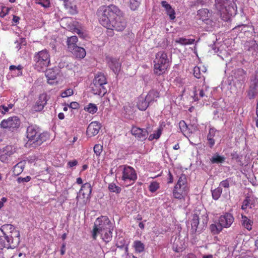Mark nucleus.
<instances>
[{
    "label": "nucleus",
    "instance_id": "1",
    "mask_svg": "<svg viewBox=\"0 0 258 258\" xmlns=\"http://www.w3.org/2000/svg\"><path fill=\"white\" fill-rule=\"evenodd\" d=\"M98 14L100 23L108 29L121 32L126 27L127 22L122 13L114 5L102 8Z\"/></svg>",
    "mask_w": 258,
    "mask_h": 258
},
{
    "label": "nucleus",
    "instance_id": "2",
    "mask_svg": "<svg viewBox=\"0 0 258 258\" xmlns=\"http://www.w3.org/2000/svg\"><path fill=\"white\" fill-rule=\"evenodd\" d=\"M215 7L222 19L227 20L236 14L237 7L233 1L215 0Z\"/></svg>",
    "mask_w": 258,
    "mask_h": 258
},
{
    "label": "nucleus",
    "instance_id": "3",
    "mask_svg": "<svg viewBox=\"0 0 258 258\" xmlns=\"http://www.w3.org/2000/svg\"><path fill=\"white\" fill-rule=\"evenodd\" d=\"M48 134L46 133L40 134L36 126L31 125L27 127V138L28 139L27 144L32 147L40 146L48 139Z\"/></svg>",
    "mask_w": 258,
    "mask_h": 258
},
{
    "label": "nucleus",
    "instance_id": "4",
    "mask_svg": "<svg viewBox=\"0 0 258 258\" xmlns=\"http://www.w3.org/2000/svg\"><path fill=\"white\" fill-rule=\"evenodd\" d=\"M6 227H9L11 230L10 234L8 235L3 232V230L0 229L3 232L4 238L6 240V242L2 244V247L9 248H14L16 247L20 242L19 231L15 230L14 227L12 225L8 224Z\"/></svg>",
    "mask_w": 258,
    "mask_h": 258
},
{
    "label": "nucleus",
    "instance_id": "5",
    "mask_svg": "<svg viewBox=\"0 0 258 258\" xmlns=\"http://www.w3.org/2000/svg\"><path fill=\"white\" fill-rule=\"evenodd\" d=\"M107 84L105 76L101 73L97 74L90 85L92 92L95 95L103 96L107 92L105 85Z\"/></svg>",
    "mask_w": 258,
    "mask_h": 258
},
{
    "label": "nucleus",
    "instance_id": "6",
    "mask_svg": "<svg viewBox=\"0 0 258 258\" xmlns=\"http://www.w3.org/2000/svg\"><path fill=\"white\" fill-rule=\"evenodd\" d=\"M154 62L155 74L158 76L163 74L168 67L169 59L167 54L164 51L158 52Z\"/></svg>",
    "mask_w": 258,
    "mask_h": 258
},
{
    "label": "nucleus",
    "instance_id": "7",
    "mask_svg": "<svg viewBox=\"0 0 258 258\" xmlns=\"http://www.w3.org/2000/svg\"><path fill=\"white\" fill-rule=\"evenodd\" d=\"M114 227L110 220L107 216H102L96 220L93 229L92 237L93 239H96L98 233L108 229H113Z\"/></svg>",
    "mask_w": 258,
    "mask_h": 258
},
{
    "label": "nucleus",
    "instance_id": "8",
    "mask_svg": "<svg viewBox=\"0 0 258 258\" xmlns=\"http://www.w3.org/2000/svg\"><path fill=\"white\" fill-rule=\"evenodd\" d=\"M34 61L35 69L38 71H44L50 62V55L48 51L45 49L35 53L34 56Z\"/></svg>",
    "mask_w": 258,
    "mask_h": 258
},
{
    "label": "nucleus",
    "instance_id": "9",
    "mask_svg": "<svg viewBox=\"0 0 258 258\" xmlns=\"http://www.w3.org/2000/svg\"><path fill=\"white\" fill-rule=\"evenodd\" d=\"M187 179L185 174H182L179 177L173 191V196L176 199H181L187 194Z\"/></svg>",
    "mask_w": 258,
    "mask_h": 258
},
{
    "label": "nucleus",
    "instance_id": "10",
    "mask_svg": "<svg viewBox=\"0 0 258 258\" xmlns=\"http://www.w3.org/2000/svg\"><path fill=\"white\" fill-rule=\"evenodd\" d=\"M20 123L21 121L18 117L13 116L6 120H3L0 125L2 128H8L10 131H13L20 126Z\"/></svg>",
    "mask_w": 258,
    "mask_h": 258
},
{
    "label": "nucleus",
    "instance_id": "11",
    "mask_svg": "<svg viewBox=\"0 0 258 258\" xmlns=\"http://www.w3.org/2000/svg\"><path fill=\"white\" fill-rule=\"evenodd\" d=\"M235 84L239 88H241L246 79V72L242 69L235 70L234 73Z\"/></svg>",
    "mask_w": 258,
    "mask_h": 258
},
{
    "label": "nucleus",
    "instance_id": "12",
    "mask_svg": "<svg viewBox=\"0 0 258 258\" xmlns=\"http://www.w3.org/2000/svg\"><path fill=\"white\" fill-rule=\"evenodd\" d=\"M137 176L133 168L130 166H125L122 172V179L126 181L130 180L133 182L136 180Z\"/></svg>",
    "mask_w": 258,
    "mask_h": 258
},
{
    "label": "nucleus",
    "instance_id": "13",
    "mask_svg": "<svg viewBox=\"0 0 258 258\" xmlns=\"http://www.w3.org/2000/svg\"><path fill=\"white\" fill-rule=\"evenodd\" d=\"M258 93V74H256L251 80L248 92V97L250 99H253Z\"/></svg>",
    "mask_w": 258,
    "mask_h": 258
},
{
    "label": "nucleus",
    "instance_id": "14",
    "mask_svg": "<svg viewBox=\"0 0 258 258\" xmlns=\"http://www.w3.org/2000/svg\"><path fill=\"white\" fill-rule=\"evenodd\" d=\"M234 220L233 215L229 213H226L221 215L219 218V221L223 228H229L232 224Z\"/></svg>",
    "mask_w": 258,
    "mask_h": 258
},
{
    "label": "nucleus",
    "instance_id": "15",
    "mask_svg": "<svg viewBox=\"0 0 258 258\" xmlns=\"http://www.w3.org/2000/svg\"><path fill=\"white\" fill-rule=\"evenodd\" d=\"M106 60L109 68L115 74H117L119 72L121 63L119 62L118 59L110 56H106Z\"/></svg>",
    "mask_w": 258,
    "mask_h": 258
},
{
    "label": "nucleus",
    "instance_id": "16",
    "mask_svg": "<svg viewBox=\"0 0 258 258\" xmlns=\"http://www.w3.org/2000/svg\"><path fill=\"white\" fill-rule=\"evenodd\" d=\"M47 101V95L46 94L43 93L40 95L38 100L36 101V104L33 107V110L35 111H41L46 104Z\"/></svg>",
    "mask_w": 258,
    "mask_h": 258
},
{
    "label": "nucleus",
    "instance_id": "17",
    "mask_svg": "<svg viewBox=\"0 0 258 258\" xmlns=\"http://www.w3.org/2000/svg\"><path fill=\"white\" fill-rule=\"evenodd\" d=\"M101 128V124L97 121L91 122L87 129V134L89 137L96 135Z\"/></svg>",
    "mask_w": 258,
    "mask_h": 258
},
{
    "label": "nucleus",
    "instance_id": "18",
    "mask_svg": "<svg viewBox=\"0 0 258 258\" xmlns=\"http://www.w3.org/2000/svg\"><path fill=\"white\" fill-rule=\"evenodd\" d=\"M131 131L132 134L140 141L145 140L148 135L146 130L136 127H133Z\"/></svg>",
    "mask_w": 258,
    "mask_h": 258
},
{
    "label": "nucleus",
    "instance_id": "19",
    "mask_svg": "<svg viewBox=\"0 0 258 258\" xmlns=\"http://www.w3.org/2000/svg\"><path fill=\"white\" fill-rule=\"evenodd\" d=\"M14 153L13 147L11 146H7L0 150V160L5 162L9 157Z\"/></svg>",
    "mask_w": 258,
    "mask_h": 258
},
{
    "label": "nucleus",
    "instance_id": "20",
    "mask_svg": "<svg viewBox=\"0 0 258 258\" xmlns=\"http://www.w3.org/2000/svg\"><path fill=\"white\" fill-rule=\"evenodd\" d=\"M91 191V185L90 183L87 182L82 186L80 190L79 194L80 195H82L84 199L88 200L90 198Z\"/></svg>",
    "mask_w": 258,
    "mask_h": 258
},
{
    "label": "nucleus",
    "instance_id": "21",
    "mask_svg": "<svg viewBox=\"0 0 258 258\" xmlns=\"http://www.w3.org/2000/svg\"><path fill=\"white\" fill-rule=\"evenodd\" d=\"M73 49V50L72 49L69 51L71 52L77 58H83L86 56V52L84 48L77 45Z\"/></svg>",
    "mask_w": 258,
    "mask_h": 258
},
{
    "label": "nucleus",
    "instance_id": "22",
    "mask_svg": "<svg viewBox=\"0 0 258 258\" xmlns=\"http://www.w3.org/2000/svg\"><path fill=\"white\" fill-rule=\"evenodd\" d=\"M161 5L165 9L167 14L169 16L170 19L172 20H174L175 18V13L170 5L168 4L165 1L161 2Z\"/></svg>",
    "mask_w": 258,
    "mask_h": 258
},
{
    "label": "nucleus",
    "instance_id": "23",
    "mask_svg": "<svg viewBox=\"0 0 258 258\" xmlns=\"http://www.w3.org/2000/svg\"><path fill=\"white\" fill-rule=\"evenodd\" d=\"M199 224V217L197 214H194L192 216V221L191 223V231L192 234H195L198 230V225Z\"/></svg>",
    "mask_w": 258,
    "mask_h": 258
},
{
    "label": "nucleus",
    "instance_id": "24",
    "mask_svg": "<svg viewBox=\"0 0 258 258\" xmlns=\"http://www.w3.org/2000/svg\"><path fill=\"white\" fill-rule=\"evenodd\" d=\"M210 160L212 164H220L225 162V158L216 153L210 158Z\"/></svg>",
    "mask_w": 258,
    "mask_h": 258
},
{
    "label": "nucleus",
    "instance_id": "25",
    "mask_svg": "<svg viewBox=\"0 0 258 258\" xmlns=\"http://www.w3.org/2000/svg\"><path fill=\"white\" fill-rule=\"evenodd\" d=\"M223 228L219 221L215 222L210 226V230L213 234H219L222 230Z\"/></svg>",
    "mask_w": 258,
    "mask_h": 258
},
{
    "label": "nucleus",
    "instance_id": "26",
    "mask_svg": "<svg viewBox=\"0 0 258 258\" xmlns=\"http://www.w3.org/2000/svg\"><path fill=\"white\" fill-rule=\"evenodd\" d=\"M241 224L242 225L247 229L248 230L250 231L252 229V225L253 222L248 219L246 216L244 215H241Z\"/></svg>",
    "mask_w": 258,
    "mask_h": 258
},
{
    "label": "nucleus",
    "instance_id": "27",
    "mask_svg": "<svg viewBox=\"0 0 258 258\" xmlns=\"http://www.w3.org/2000/svg\"><path fill=\"white\" fill-rule=\"evenodd\" d=\"M158 97H159V93L157 91L153 90L149 91L145 98L146 99V101H148L150 104L156 100V99Z\"/></svg>",
    "mask_w": 258,
    "mask_h": 258
},
{
    "label": "nucleus",
    "instance_id": "28",
    "mask_svg": "<svg viewBox=\"0 0 258 258\" xmlns=\"http://www.w3.org/2000/svg\"><path fill=\"white\" fill-rule=\"evenodd\" d=\"M113 229H108L101 232L103 240L106 242H109L112 239Z\"/></svg>",
    "mask_w": 258,
    "mask_h": 258
},
{
    "label": "nucleus",
    "instance_id": "29",
    "mask_svg": "<svg viewBox=\"0 0 258 258\" xmlns=\"http://www.w3.org/2000/svg\"><path fill=\"white\" fill-rule=\"evenodd\" d=\"M78 41V37L76 36H72L68 37L67 40V45L69 51L73 50V48L77 46L76 43Z\"/></svg>",
    "mask_w": 258,
    "mask_h": 258
},
{
    "label": "nucleus",
    "instance_id": "30",
    "mask_svg": "<svg viewBox=\"0 0 258 258\" xmlns=\"http://www.w3.org/2000/svg\"><path fill=\"white\" fill-rule=\"evenodd\" d=\"M63 5L66 9L68 10L70 14L74 15L77 13L76 6L72 3L69 0L68 1H66L65 3L63 4Z\"/></svg>",
    "mask_w": 258,
    "mask_h": 258
},
{
    "label": "nucleus",
    "instance_id": "31",
    "mask_svg": "<svg viewBox=\"0 0 258 258\" xmlns=\"http://www.w3.org/2000/svg\"><path fill=\"white\" fill-rule=\"evenodd\" d=\"M57 74H58V73L56 72L54 70L50 69L48 70H46V73H45V76H46V78H47L48 82H49V83L52 84V83L50 82L49 81L50 80H52V81L54 80L56 78Z\"/></svg>",
    "mask_w": 258,
    "mask_h": 258
},
{
    "label": "nucleus",
    "instance_id": "32",
    "mask_svg": "<svg viewBox=\"0 0 258 258\" xmlns=\"http://www.w3.org/2000/svg\"><path fill=\"white\" fill-rule=\"evenodd\" d=\"M150 103L148 101H146V99H144L143 98H141L139 99V101L138 102V107L141 110H145Z\"/></svg>",
    "mask_w": 258,
    "mask_h": 258
},
{
    "label": "nucleus",
    "instance_id": "33",
    "mask_svg": "<svg viewBox=\"0 0 258 258\" xmlns=\"http://www.w3.org/2000/svg\"><path fill=\"white\" fill-rule=\"evenodd\" d=\"M134 247L135 250L139 253H141L145 250V245L141 241L137 240L134 242Z\"/></svg>",
    "mask_w": 258,
    "mask_h": 258
},
{
    "label": "nucleus",
    "instance_id": "34",
    "mask_svg": "<svg viewBox=\"0 0 258 258\" xmlns=\"http://www.w3.org/2000/svg\"><path fill=\"white\" fill-rule=\"evenodd\" d=\"M198 15L203 21L206 20L209 17V11L206 9L200 10L198 11Z\"/></svg>",
    "mask_w": 258,
    "mask_h": 258
},
{
    "label": "nucleus",
    "instance_id": "35",
    "mask_svg": "<svg viewBox=\"0 0 258 258\" xmlns=\"http://www.w3.org/2000/svg\"><path fill=\"white\" fill-rule=\"evenodd\" d=\"M222 192V188L221 187H218L212 190V195L213 199L217 200L220 197Z\"/></svg>",
    "mask_w": 258,
    "mask_h": 258
},
{
    "label": "nucleus",
    "instance_id": "36",
    "mask_svg": "<svg viewBox=\"0 0 258 258\" xmlns=\"http://www.w3.org/2000/svg\"><path fill=\"white\" fill-rule=\"evenodd\" d=\"M108 189L110 191L115 192L116 194H119L121 191V188L117 185L115 183H111L109 184Z\"/></svg>",
    "mask_w": 258,
    "mask_h": 258
},
{
    "label": "nucleus",
    "instance_id": "37",
    "mask_svg": "<svg viewBox=\"0 0 258 258\" xmlns=\"http://www.w3.org/2000/svg\"><path fill=\"white\" fill-rule=\"evenodd\" d=\"M248 26L246 25H241L235 27L233 30L235 31H240V33H246L248 31Z\"/></svg>",
    "mask_w": 258,
    "mask_h": 258
},
{
    "label": "nucleus",
    "instance_id": "38",
    "mask_svg": "<svg viewBox=\"0 0 258 258\" xmlns=\"http://www.w3.org/2000/svg\"><path fill=\"white\" fill-rule=\"evenodd\" d=\"M85 110L90 113L94 114L97 111V107L94 104L90 103L87 107H85Z\"/></svg>",
    "mask_w": 258,
    "mask_h": 258
},
{
    "label": "nucleus",
    "instance_id": "39",
    "mask_svg": "<svg viewBox=\"0 0 258 258\" xmlns=\"http://www.w3.org/2000/svg\"><path fill=\"white\" fill-rule=\"evenodd\" d=\"M161 134H162V129L160 128H158V130L156 131V133L151 134L149 136L148 139L149 141H152L154 139H158L160 138Z\"/></svg>",
    "mask_w": 258,
    "mask_h": 258
},
{
    "label": "nucleus",
    "instance_id": "40",
    "mask_svg": "<svg viewBox=\"0 0 258 258\" xmlns=\"http://www.w3.org/2000/svg\"><path fill=\"white\" fill-rule=\"evenodd\" d=\"M14 106V104H9L8 106H6L4 105H2L0 106V111H1L2 113L3 114H6L8 112L10 109H12Z\"/></svg>",
    "mask_w": 258,
    "mask_h": 258
},
{
    "label": "nucleus",
    "instance_id": "41",
    "mask_svg": "<svg viewBox=\"0 0 258 258\" xmlns=\"http://www.w3.org/2000/svg\"><path fill=\"white\" fill-rule=\"evenodd\" d=\"M130 8L133 10H135L140 5V2L139 0H130Z\"/></svg>",
    "mask_w": 258,
    "mask_h": 258
},
{
    "label": "nucleus",
    "instance_id": "42",
    "mask_svg": "<svg viewBox=\"0 0 258 258\" xmlns=\"http://www.w3.org/2000/svg\"><path fill=\"white\" fill-rule=\"evenodd\" d=\"M159 188V185L157 182H152L149 186V190L152 192L156 191Z\"/></svg>",
    "mask_w": 258,
    "mask_h": 258
},
{
    "label": "nucleus",
    "instance_id": "43",
    "mask_svg": "<svg viewBox=\"0 0 258 258\" xmlns=\"http://www.w3.org/2000/svg\"><path fill=\"white\" fill-rule=\"evenodd\" d=\"M73 93L74 92L73 89L69 88L63 91L61 93V96L62 98L69 97L72 95L73 94Z\"/></svg>",
    "mask_w": 258,
    "mask_h": 258
},
{
    "label": "nucleus",
    "instance_id": "44",
    "mask_svg": "<svg viewBox=\"0 0 258 258\" xmlns=\"http://www.w3.org/2000/svg\"><path fill=\"white\" fill-rule=\"evenodd\" d=\"M26 40L25 38H21L19 40H17L15 42V43L17 44L16 47L18 50H19L21 48V46L22 45H25L26 44Z\"/></svg>",
    "mask_w": 258,
    "mask_h": 258
},
{
    "label": "nucleus",
    "instance_id": "45",
    "mask_svg": "<svg viewBox=\"0 0 258 258\" xmlns=\"http://www.w3.org/2000/svg\"><path fill=\"white\" fill-rule=\"evenodd\" d=\"M102 151V146L100 145L97 144L94 147V152L97 156H99Z\"/></svg>",
    "mask_w": 258,
    "mask_h": 258
},
{
    "label": "nucleus",
    "instance_id": "46",
    "mask_svg": "<svg viewBox=\"0 0 258 258\" xmlns=\"http://www.w3.org/2000/svg\"><path fill=\"white\" fill-rule=\"evenodd\" d=\"M179 242V240H177L174 243L173 245V249L177 252L182 251L183 250V247H180L178 245V242Z\"/></svg>",
    "mask_w": 258,
    "mask_h": 258
},
{
    "label": "nucleus",
    "instance_id": "47",
    "mask_svg": "<svg viewBox=\"0 0 258 258\" xmlns=\"http://www.w3.org/2000/svg\"><path fill=\"white\" fill-rule=\"evenodd\" d=\"M179 126L182 132H186L187 129V125L185 121L181 120L179 123Z\"/></svg>",
    "mask_w": 258,
    "mask_h": 258
},
{
    "label": "nucleus",
    "instance_id": "48",
    "mask_svg": "<svg viewBox=\"0 0 258 258\" xmlns=\"http://www.w3.org/2000/svg\"><path fill=\"white\" fill-rule=\"evenodd\" d=\"M217 133H218V131L214 128H210L207 137L214 139V138L216 136Z\"/></svg>",
    "mask_w": 258,
    "mask_h": 258
},
{
    "label": "nucleus",
    "instance_id": "49",
    "mask_svg": "<svg viewBox=\"0 0 258 258\" xmlns=\"http://www.w3.org/2000/svg\"><path fill=\"white\" fill-rule=\"evenodd\" d=\"M250 204V199L248 197H246V199L243 201L242 205L241 206V209L242 210L246 209L247 207L249 206Z\"/></svg>",
    "mask_w": 258,
    "mask_h": 258
},
{
    "label": "nucleus",
    "instance_id": "50",
    "mask_svg": "<svg viewBox=\"0 0 258 258\" xmlns=\"http://www.w3.org/2000/svg\"><path fill=\"white\" fill-rule=\"evenodd\" d=\"M37 4L41 5L44 8H48L49 7V0H38Z\"/></svg>",
    "mask_w": 258,
    "mask_h": 258
},
{
    "label": "nucleus",
    "instance_id": "51",
    "mask_svg": "<svg viewBox=\"0 0 258 258\" xmlns=\"http://www.w3.org/2000/svg\"><path fill=\"white\" fill-rule=\"evenodd\" d=\"M229 178H227L225 180H222L220 183V185L224 188H229Z\"/></svg>",
    "mask_w": 258,
    "mask_h": 258
},
{
    "label": "nucleus",
    "instance_id": "52",
    "mask_svg": "<svg viewBox=\"0 0 258 258\" xmlns=\"http://www.w3.org/2000/svg\"><path fill=\"white\" fill-rule=\"evenodd\" d=\"M175 42L177 43H179L181 45H186V39L185 38H179L175 40Z\"/></svg>",
    "mask_w": 258,
    "mask_h": 258
},
{
    "label": "nucleus",
    "instance_id": "53",
    "mask_svg": "<svg viewBox=\"0 0 258 258\" xmlns=\"http://www.w3.org/2000/svg\"><path fill=\"white\" fill-rule=\"evenodd\" d=\"M194 75L197 78H201V73L199 67H195L194 69Z\"/></svg>",
    "mask_w": 258,
    "mask_h": 258
},
{
    "label": "nucleus",
    "instance_id": "54",
    "mask_svg": "<svg viewBox=\"0 0 258 258\" xmlns=\"http://www.w3.org/2000/svg\"><path fill=\"white\" fill-rule=\"evenodd\" d=\"M30 179H31V177L29 176H27L26 177H24V178L18 177L17 180L19 183H21V182H28L30 180Z\"/></svg>",
    "mask_w": 258,
    "mask_h": 258
},
{
    "label": "nucleus",
    "instance_id": "55",
    "mask_svg": "<svg viewBox=\"0 0 258 258\" xmlns=\"http://www.w3.org/2000/svg\"><path fill=\"white\" fill-rule=\"evenodd\" d=\"M69 107L71 108L76 109L79 107V104L77 102H72L69 105Z\"/></svg>",
    "mask_w": 258,
    "mask_h": 258
},
{
    "label": "nucleus",
    "instance_id": "56",
    "mask_svg": "<svg viewBox=\"0 0 258 258\" xmlns=\"http://www.w3.org/2000/svg\"><path fill=\"white\" fill-rule=\"evenodd\" d=\"M207 140L208 141V146L212 148L215 143L214 139L207 137Z\"/></svg>",
    "mask_w": 258,
    "mask_h": 258
},
{
    "label": "nucleus",
    "instance_id": "57",
    "mask_svg": "<svg viewBox=\"0 0 258 258\" xmlns=\"http://www.w3.org/2000/svg\"><path fill=\"white\" fill-rule=\"evenodd\" d=\"M10 10V8L8 7H3L2 10L1 15L3 14L2 17L5 16L7 14L9 13V11Z\"/></svg>",
    "mask_w": 258,
    "mask_h": 258
},
{
    "label": "nucleus",
    "instance_id": "58",
    "mask_svg": "<svg viewBox=\"0 0 258 258\" xmlns=\"http://www.w3.org/2000/svg\"><path fill=\"white\" fill-rule=\"evenodd\" d=\"M77 164L78 161L76 160H72L68 162V165L70 167H74L77 165Z\"/></svg>",
    "mask_w": 258,
    "mask_h": 258
},
{
    "label": "nucleus",
    "instance_id": "59",
    "mask_svg": "<svg viewBox=\"0 0 258 258\" xmlns=\"http://www.w3.org/2000/svg\"><path fill=\"white\" fill-rule=\"evenodd\" d=\"M168 176V183H172L173 182V176L170 171H169Z\"/></svg>",
    "mask_w": 258,
    "mask_h": 258
},
{
    "label": "nucleus",
    "instance_id": "60",
    "mask_svg": "<svg viewBox=\"0 0 258 258\" xmlns=\"http://www.w3.org/2000/svg\"><path fill=\"white\" fill-rule=\"evenodd\" d=\"M65 251H66V243H63L62 244L61 247L60 254L61 255H63L65 253Z\"/></svg>",
    "mask_w": 258,
    "mask_h": 258
},
{
    "label": "nucleus",
    "instance_id": "61",
    "mask_svg": "<svg viewBox=\"0 0 258 258\" xmlns=\"http://www.w3.org/2000/svg\"><path fill=\"white\" fill-rule=\"evenodd\" d=\"M195 41V40L194 39H186V45L192 44Z\"/></svg>",
    "mask_w": 258,
    "mask_h": 258
},
{
    "label": "nucleus",
    "instance_id": "62",
    "mask_svg": "<svg viewBox=\"0 0 258 258\" xmlns=\"http://www.w3.org/2000/svg\"><path fill=\"white\" fill-rule=\"evenodd\" d=\"M7 199L5 198H3L2 201H0V209H1L4 206V203L6 202Z\"/></svg>",
    "mask_w": 258,
    "mask_h": 258
},
{
    "label": "nucleus",
    "instance_id": "63",
    "mask_svg": "<svg viewBox=\"0 0 258 258\" xmlns=\"http://www.w3.org/2000/svg\"><path fill=\"white\" fill-rule=\"evenodd\" d=\"M13 20L15 23H17L19 22V21L20 20V17L16 16H14Z\"/></svg>",
    "mask_w": 258,
    "mask_h": 258
},
{
    "label": "nucleus",
    "instance_id": "64",
    "mask_svg": "<svg viewBox=\"0 0 258 258\" xmlns=\"http://www.w3.org/2000/svg\"><path fill=\"white\" fill-rule=\"evenodd\" d=\"M75 32L77 33L78 35H79L81 37L83 35V33H82L81 31L78 29V28H76L75 29Z\"/></svg>",
    "mask_w": 258,
    "mask_h": 258
}]
</instances>
